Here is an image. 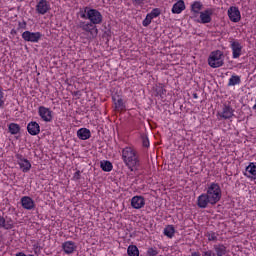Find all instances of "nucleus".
<instances>
[{
  "mask_svg": "<svg viewBox=\"0 0 256 256\" xmlns=\"http://www.w3.org/2000/svg\"><path fill=\"white\" fill-rule=\"evenodd\" d=\"M185 11V1L178 0L172 7V13L174 15H179L180 13H183Z\"/></svg>",
  "mask_w": 256,
  "mask_h": 256,
  "instance_id": "dca6fc26",
  "label": "nucleus"
},
{
  "mask_svg": "<svg viewBox=\"0 0 256 256\" xmlns=\"http://www.w3.org/2000/svg\"><path fill=\"white\" fill-rule=\"evenodd\" d=\"M13 227H15V225H13V220L11 219L4 220V229L9 231V229H13Z\"/></svg>",
  "mask_w": 256,
  "mask_h": 256,
  "instance_id": "c85d7f7f",
  "label": "nucleus"
},
{
  "mask_svg": "<svg viewBox=\"0 0 256 256\" xmlns=\"http://www.w3.org/2000/svg\"><path fill=\"white\" fill-rule=\"evenodd\" d=\"M164 235L169 239H173L175 235V227L173 225H168L164 228Z\"/></svg>",
  "mask_w": 256,
  "mask_h": 256,
  "instance_id": "b1692460",
  "label": "nucleus"
},
{
  "mask_svg": "<svg viewBox=\"0 0 256 256\" xmlns=\"http://www.w3.org/2000/svg\"><path fill=\"white\" fill-rule=\"evenodd\" d=\"M202 256H217V254H215V252H213V250L204 249L202 251Z\"/></svg>",
  "mask_w": 256,
  "mask_h": 256,
  "instance_id": "f704fd0d",
  "label": "nucleus"
},
{
  "mask_svg": "<svg viewBox=\"0 0 256 256\" xmlns=\"http://www.w3.org/2000/svg\"><path fill=\"white\" fill-rule=\"evenodd\" d=\"M206 237L208 241H217V234L215 232H207Z\"/></svg>",
  "mask_w": 256,
  "mask_h": 256,
  "instance_id": "473e14b6",
  "label": "nucleus"
},
{
  "mask_svg": "<svg viewBox=\"0 0 256 256\" xmlns=\"http://www.w3.org/2000/svg\"><path fill=\"white\" fill-rule=\"evenodd\" d=\"M191 256H201V254L199 252H192Z\"/></svg>",
  "mask_w": 256,
  "mask_h": 256,
  "instance_id": "c03bdc74",
  "label": "nucleus"
},
{
  "mask_svg": "<svg viewBox=\"0 0 256 256\" xmlns=\"http://www.w3.org/2000/svg\"><path fill=\"white\" fill-rule=\"evenodd\" d=\"M8 131L11 135H19L21 133V126L17 123H10L8 125Z\"/></svg>",
  "mask_w": 256,
  "mask_h": 256,
  "instance_id": "412c9836",
  "label": "nucleus"
},
{
  "mask_svg": "<svg viewBox=\"0 0 256 256\" xmlns=\"http://www.w3.org/2000/svg\"><path fill=\"white\" fill-rule=\"evenodd\" d=\"M230 47L232 49L233 59H239L241 57V51H243V46L239 41H231Z\"/></svg>",
  "mask_w": 256,
  "mask_h": 256,
  "instance_id": "9b49d317",
  "label": "nucleus"
},
{
  "mask_svg": "<svg viewBox=\"0 0 256 256\" xmlns=\"http://www.w3.org/2000/svg\"><path fill=\"white\" fill-rule=\"evenodd\" d=\"M103 37H111V28L104 31Z\"/></svg>",
  "mask_w": 256,
  "mask_h": 256,
  "instance_id": "ea45409f",
  "label": "nucleus"
},
{
  "mask_svg": "<svg viewBox=\"0 0 256 256\" xmlns=\"http://www.w3.org/2000/svg\"><path fill=\"white\" fill-rule=\"evenodd\" d=\"M133 5H145V0H132Z\"/></svg>",
  "mask_w": 256,
  "mask_h": 256,
  "instance_id": "c9c22d12",
  "label": "nucleus"
},
{
  "mask_svg": "<svg viewBox=\"0 0 256 256\" xmlns=\"http://www.w3.org/2000/svg\"><path fill=\"white\" fill-rule=\"evenodd\" d=\"M77 137L78 139H81V141H87V139H91V130L87 128H80L77 131Z\"/></svg>",
  "mask_w": 256,
  "mask_h": 256,
  "instance_id": "f3484780",
  "label": "nucleus"
},
{
  "mask_svg": "<svg viewBox=\"0 0 256 256\" xmlns=\"http://www.w3.org/2000/svg\"><path fill=\"white\" fill-rule=\"evenodd\" d=\"M117 102H115V109H120V111L125 110V103H123V98L117 96Z\"/></svg>",
  "mask_w": 256,
  "mask_h": 256,
  "instance_id": "bb28decb",
  "label": "nucleus"
},
{
  "mask_svg": "<svg viewBox=\"0 0 256 256\" xmlns=\"http://www.w3.org/2000/svg\"><path fill=\"white\" fill-rule=\"evenodd\" d=\"M141 140H142V145L143 147H149V137H147V135H142L141 136Z\"/></svg>",
  "mask_w": 256,
  "mask_h": 256,
  "instance_id": "72a5a7b5",
  "label": "nucleus"
},
{
  "mask_svg": "<svg viewBox=\"0 0 256 256\" xmlns=\"http://www.w3.org/2000/svg\"><path fill=\"white\" fill-rule=\"evenodd\" d=\"M235 85H241V76L232 75L228 81V87H235Z\"/></svg>",
  "mask_w": 256,
  "mask_h": 256,
  "instance_id": "5701e85b",
  "label": "nucleus"
},
{
  "mask_svg": "<svg viewBox=\"0 0 256 256\" xmlns=\"http://www.w3.org/2000/svg\"><path fill=\"white\" fill-rule=\"evenodd\" d=\"M233 108H231V106L229 105H224L223 107V111L220 115V117H222V119H231L233 117Z\"/></svg>",
  "mask_w": 256,
  "mask_h": 256,
  "instance_id": "6ab92c4d",
  "label": "nucleus"
},
{
  "mask_svg": "<svg viewBox=\"0 0 256 256\" xmlns=\"http://www.w3.org/2000/svg\"><path fill=\"white\" fill-rule=\"evenodd\" d=\"M221 186L218 183H211L206 193H202L197 198V206L199 209H207L209 205H217L221 201Z\"/></svg>",
  "mask_w": 256,
  "mask_h": 256,
  "instance_id": "f03ea898",
  "label": "nucleus"
},
{
  "mask_svg": "<svg viewBox=\"0 0 256 256\" xmlns=\"http://www.w3.org/2000/svg\"><path fill=\"white\" fill-rule=\"evenodd\" d=\"M15 256H27V254L25 252H17Z\"/></svg>",
  "mask_w": 256,
  "mask_h": 256,
  "instance_id": "79ce46f5",
  "label": "nucleus"
},
{
  "mask_svg": "<svg viewBox=\"0 0 256 256\" xmlns=\"http://www.w3.org/2000/svg\"><path fill=\"white\" fill-rule=\"evenodd\" d=\"M148 15L152 18L155 19L157 17H159V15H161V9L159 8H154L152 9V11L150 13H148Z\"/></svg>",
  "mask_w": 256,
  "mask_h": 256,
  "instance_id": "cd10ccee",
  "label": "nucleus"
},
{
  "mask_svg": "<svg viewBox=\"0 0 256 256\" xmlns=\"http://www.w3.org/2000/svg\"><path fill=\"white\" fill-rule=\"evenodd\" d=\"M122 159L130 171H139V167H141V160H139V155L135 149L131 147L124 148L122 150Z\"/></svg>",
  "mask_w": 256,
  "mask_h": 256,
  "instance_id": "7ed1b4c3",
  "label": "nucleus"
},
{
  "mask_svg": "<svg viewBox=\"0 0 256 256\" xmlns=\"http://www.w3.org/2000/svg\"><path fill=\"white\" fill-rule=\"evenodd\" d=\"M132 209H143L145 207V197L143 196H134L131 199Z\"/></svg>",
  "mask_w": 256,
  "mask_h": 256,
  "instance_id": "ddd939ff",
  "label": "nucleus"
},
{
  "mask_svg": "<svg viewBox=\"0 0 256 256\" xmlns=\"http://www.w3.org/2000/svg\"><path fill=\"white\" fill-rule=\"evenodd\" d=\"M117 99H119V97H117V96H112V101H113L114 105H115V103H117Z\"/></svg>",
  "mask_w": 256,
  "mask_h": 256,
  "instance_id": "37998d69",
  "label": "nucleus"
},
{
  "mask_svg": "<svg viewBox=\"0 0 256 256\" xmlns=\"http://www.w3.org/2000/svg\"><path fill=\"white\" fill-rule=\"evenodd\" d=\"M225 55L221 50H215L210 53L208 57V65L212 67V69H217L219 67H223L225 65L224 62Z\"/></svg>",
  "mask_w": 256,
  "mask_h": 256,
  "instance_id": "20e7f679",
  "label": "nucleus"
},
{
  "mask_svg": "<svg viewBox=\"0 0 256 256\" xmlns=\"http://www.w3.org/2000/svg\"><path fill=\"white\" fill-rule=\"evenodd\" d=\"M16 159H18V165L23 173H29L31 171V162L27 158L21 154H17Z\"/></svg>",
  "mask_w": 256,
  "mask_h": 256,
  "instance_id": "0eeeda50",
  "label": "nucleus"
},
{
  "mask_svg": "<svg viewBox=\"0 0 256 256\" xmlns=\"http://www.w3.org/2000/svg\"><path fill=\"white\" fill-rule=\"evenodd\" d=\"M50 9L51 6L47 0H40L36 5V11L39 13V15H45Z\"/></svg>",
  "mask_w": 256,
  "mask_h": 256,
  "instance_id": "f8f14e48",
  "label": "nucleus"
},
{
  "mask_svg": "<svg viewBox=\"0 0 256 256\" xmlns=\"http://www.w3.org/2000/svg\"><path fill=\"white\" fill-rule=\"evenodd\" d=\"M79 15L81 19H88L89 22L80 21L78 23V28L85 31V33H89L91 39H97V35H99L97 25H101V23H103V15L101 12L97 9L86 6L84 9H80Z\"/></svg>",
  "mask_w": 256,
  "mask_h": 256,
  "instance_id": "f257e3e1",
  "label": "nucleus"
},
{
  "mask_svg": "<svg viewBox=\"0 0 256 256\" xmlns=\"http://www.w3.org/2000/svg\"><path fill=\"white\" fill-rule=\"evenodd\" d=\"M74 178L76 179V181H79V179H81V171L77 170L74 173Z\"/></svg>",
  "mask_w": 256,
  "mask_h": 256,
  "instance_id": "4c0bfd02",
  "label": "nucleus"
},
{
  "mask_svg": "<svg viewBox=\"0 0 256 256\" xmlns=\"http://www.w3.org/2000/svg\"><path fill=\"white\" fill-rule=\"evenodd\" d=\"M5 227V218L0 216V229H4Z\"/></svg>",
  "mask_w": 256,
  "mask_h": 256,
  "instance_id": "58836bf2",
  "label": "nucleus"
},
{
  "mask_svg": "<svg viewBox=\"0 0 256 256\" xmlns=\"http://www.w3.org/2000/svg\"><path fill=\"white\" fill-rule=\"evenodd\" d=\"M203 9V3L200 1H195L191 4V11L194 13L192 19H195L199 14H201V10Z\"/></svg>",
  "mask_w": 256,
  "mask_h": 256,
  "instance_id": "a211bd4d",
  "label": "nucleus"
},
{
  "mask_svg": "<svg viewBox=\"0 0 256 256\" xmlns=\"http://www.w3.org/2000/svg\"><path fill=\"white\" fill-rule=\"evenodd\" d=\"M27 131L29 135H39V133H41V126H39V123L36 121H31L27 125Z\"/></svg>",
  "mask_w": 256,
  "mask_h": 256,
  "instance_id": "4468645a",
  "label": "nucleus"
},
{
  "mask_svg": "<svg viewBox=\"0 0 256 256\" xmlns=\"http://www.w3.org/2000/svg\"><path fill=\"white\" fill-rule=\"evenodd\" d=\"M5 106V92H3V87L0 86V108Z\"/></svg>",
  "mask_w": 256,
  "mask_h": 256,
  "instance_id": "2f4dec72",
  "label": "nucleus"
},
{
  "mask_svg": "<svg viewBox=\"0 0 256 256\" xmlns=\"http://www.w3.org/2000/svg\"><path fill=\"white\" fill-rule=\"evenodd\" d=\"M20 203L26 211H33L35 209V200L29 196H23Z\"/></svg>",
  "mask_w": 256,
  "mask_h": 256,
  "instance_id": "9d476101",
  "label": "nucleus"
},
{
  "mask_svg": "<svg viewBox=\"0 0 256 256\" xmlns=\"http://www.w3.org/2000/svg\"><path fill=\"white\" fill-rule=\"evenodd\" d=\"M100 168L102 171H105L106 173H110V171H113V163L109 160H103L100 162Z\"/></svg>",
  "mask_w": 256,
  "mask_h": 256,
  "instance_id": "4be33fe9",
  "label": "nucleus"
},
{
  "mask_svg": "<svg viewBox=\"0 0 256 256\" xmlns=\"http://www.w3.org/2000/svg\"><path fill=\"white\" fill-rule=\"evenodd\" d=\"M193 98H194V99H199V96L197 95V93H194V94H193Z\"/></svg>",
  "mask_w": 256,
  "mask_h": 256,
  "instance_id": "de8ad7c7",
  "label": "nucleus"
},
{
  "mask_svg": "<svg viewBox=\"0 0 256 256\" xmlns=\"http://www.w3.org/2000/svg\"><path fill=\"white\" fill-rule=\"evenodd\" d=\"M212 15H213V9L208 8L202 12H200V18L196 19V23H202L203 25H206V23H211L212 21Z\"/></svg>",
  "mask_w": 256,
  "mask_h": 256,
  "instance_id": "6e6552de",
  "label": "nucleus"
},
{
  "mask_svg": "<svg viewBox=\"0 0 256 256\" xmlns=\"http://www.w3.org/2000/svg\"><path fill=\"white\" fill-rule=\"evenodd\" d=\"M151 21H153V18L147 14L145 19L142 21L143 27H149L151 25Z\"/></svg>",
  "mask_w": 256,
  "mask_h": 256,
  "instance_id": "7c9ffc66",
  "label": "nucleus"
},
{
  "mask_svg": "<svg viewBox=\"0 0 256 256\" xmlns=\"http://www.w3.org/2000/svg\"><path fill=\"white\" fill-rule=\"evenodd\" d=\"M38 114L46 123H51V121H53V111L45 106H40L38 108Z\"/></svg>",
  "mask_w": 256,
  "mask_h": 256,
  "instance_id": "423d86ee",
  "label": "nucleus"
},
{
  "mask_svg": "<svg viewBox=\"0 0 256 256\" xmlns=\"http://www.w3.org/2000/svg\"><path fill=\"white\" fill-rule=\"evenodd\" d=\"M165 93H167V90H165L164 88H160L158 90V95H165Z\"/></svg>",
  "mask_w": 256,
  "mask_h": 256,
  "instance_id": "a19ab883",
  "label": "nucleus"
},
{
  "mask_svg": "<svg viewBox=\"0 0 256 256\" xmlns=\"http://www.w3.org/2000/svg\"><path fill=\"white\" fill-rule=\"evenodd\" d=\"M216 256H225L227 255V247L223 244H216L213 246Z\"/></svg>",
  "mask_w": 256,
  "mask_h": 256,
  "instance_id": "aec40b11",
  "label": "nucleus"
},
{
  "mask_svg": "<svg viewBox=\"0 0 256 256\" xmlns=\"http://www.w3.org/2000/svg\"><path fill=\"white\" fill-rule=\"evenodd\" d=\"M43 38V34L41 32H31L26 30L22 33V39L27 43H39Z\"/></svg>",
  "mask_w": 256,
  "mask_h": 256,
  "instance_id": "39448f33",
  "label": "nucleus"
},
{
  "mask_svg": "<svg viewBox=\"0 0 256 256\" xmlns=\"http://www.w3.org/2000/svg\"><path fill=\"white\" fill-rule=\"evenodd\" d=\"M128 256H139V248L136 245H130L127 249Z\"/></svg>",
  "mask_w": 256,
  "mask_h": 256,
  "instance_id": "a878e982",
  "label": "nucleus"
},
{
  "mask_svg": "<svg viewBox=\"0 0 256 256\" xmlns=\"http://www.w3.org/2000/svg\"><path fill=\"white\" fill-rule=\"evenodd\" d=\"M245 171H248V173L253 175L254 179H256V162H250Z\"/></svg>",
  "mask_w": 256,
  "mask_h": 256,
  "instance_id": "393cba45",
  "label": "nucleus"
},
{
  "mask_svg": "<svg viewBox=\"0 0 256 256\" xmlns=\"http://www.w3.org/2000/svg\"><path fill=\"white\" fill-rule=\"evenodd\" d=\"M74 95H75L76 97H79V96H81V92L76 91V92H74Z\"/></svg>",
  "mask_w": 256,
  "mask_h": 256,
  "instance_id": "49530a36",
  "label": "nucleus"
},
{
  "mask_svg": "<svg viewBox=\"0 0 256 256\" xmlns=\"http://www.w3.org/2000/svg\"><path fill=\"white\" fill-rule=\"evenodd\" d=\"M18 29H27V22L26 21L19 22Z\"/></svg>",
  "mask_w": 256,
  "mask_h": 256,
  "instance_id": "e433bc0d",
  "label": "nucleus"
},
{
  "mask_svg": "<svg viewBox=\"0 0 256 256\" xmlns=\"http://www.w3.org/2000/svg\"><path fill=\"white\" fill-rule=\"evenodd\" d=\"M11 35H17V30L12 29V30H11Z\"/></svg>",
  "mask_w": 256,
  "mask_h": 256,
  "instance_id": "a18cd8bd",
  "label": "nucleus"
},
{
  "mask_svg": "<svg viewBox=\"0 0 256 256\" xmlns=\"http://www.w3.org/2000/svg\"><path fill=\"white\" fill-rule=\"evenodd\" d=\"M147 256H157L159 255V250H157V248H148L147 252H146Z\"/></svg>",
  "mask_w": 256,
  "mask_h": 256,
  "instance_id": "c756f323",
  "label": "nucleus"
},
{
  "mask_svg": "<svg viewBox=\"0 0 256 256\" xmlns=\"http://www.w3.org/2000/svg\"><path fill=\"white\" fill-rule=\"evenodd\" d=\"M62 249L66 255H71L75 253L77 245L73 241H66L62 244Z\"/></svg>",
  "mask_w": 256,
  "mask_h": 256,
  "instance_id": "2eb2a0df",
  "label": "nucleus"
},
{
  "mask_svg": "<svg viewBox=\"0 0 256 256\" xmlns=\"http://www.w3.org/2000/svg\"><path fill=\"white\" fill-rule=\"evenodd\" d=\"M228 17L233 23H239L241 21V12L239 8L232 6L228 9Z\"/></svg>",
  "mask_w": 256,
  "mask_h": 256,
  "instance_id": "1a4fd4ad",
  "label": "nucleus"
}]
</instances>
